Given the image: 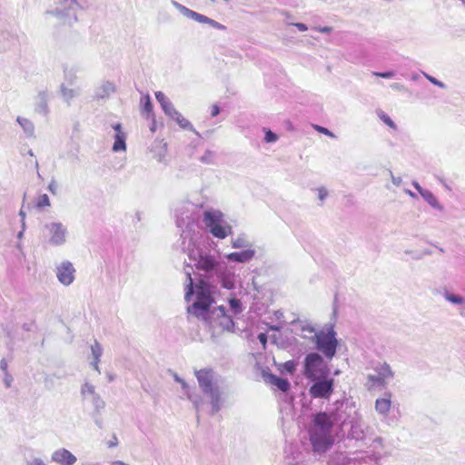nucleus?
Here are the masks:
<instances>
[{
	"label": "nucleus",
	"mask_w": 465,
	"mask_h": 465,
	"mask_svg": "<svg viewBox=\"0 0 465 465\" xmlns=\"http://www.w3.org/2000/svg\"><path fill=\"white\" fill-rule=\"evenodd\" d=\"M173 120H174L179 124V126L181 128L188 129V130L194 132V129H193L192 124L186 118H184L181 114V113L178 112V114L173 118Z\"/></svg>",
	"instance_id": "obj_31"
},
{
	"label": "nucleus",
	"mask_w": 465,
	"mask_h": 465,
	"mask_svg": "<svg viewBox=\"0 0 465 465\" xmlns=\"http://www.w3.org/2000/svg\"><path fill=\"white\" fill-rule=\"evenodd\" d=\"M143 100V110L144 113H147V114L149 115L153 111V105H152L149 95H146Z\"/></svg>",
	"instance_id": "obj_40"
},
{
	"label": "nucleus",
	"mask_w": 465,
	"mask_h": 465,
	"mask_svg": "<svg viewBox=\"0 0 465 465\" xmlns=\"http://www.w3.org/2000/svg\"><path fill=\"white\" fill-rule=\"evenodd\" d=\"M172 5L178 10L183 16L194 20L200 24H206L209 26L215 28L217 30L225 31L226 26L220 24L219 22L204 15L200 13H197L192 9H189L185 5H183L182 4L178 3L175 0L171 1Z\"/></svg>",
	"instance_id": "obj_11"
},
{
	"label": "nucleus",
	"mask_w": 465,
	"mask_h": 465,
	"mask_svg": "<svg viewBox=\"0 0 465 465\" xmlns=\"http://www.w3.org/2000/svg\"><path fill=\"white\" fill-rule=\"evenodd\" d=\"M192 206L189 203H184L179 204L175 208V217L176 223L178 227H183L184 225H188L192 220V211L190 207Z\"/></svg>",
	"instance_id": "obj_16"
},
{
	"label": "nucleus",
	"mask_w": 465,
	"mask_h": 465,
	"mask_svg": "<svg viewBox=\"0 0 465 465\" xmlns=\"http://www.w3.org/2000/svg\"><path fill=\"white\" fill-rule=\"evenodd\" d=\"M12 381H13L12 376L8 372H5V378H4V383H5V387L9 388L11 386Z\"/></svg>",
	"instance_id": "obj_47"
},
{
	"label": "nucleus",
	"mask_w": 465,
	"mask_h": 465,
	"mask_svg": "<svg viewBox=\"0 0 465 465\" xmlns=\"http://www.w3.org/2000/svg\"><path fill=\"white\" fill-rule=\"evenodd\" d=\"M460 315L465 317V304L460 308Z\"/></svg>",
	"instance_id": "obj_61"
},
{
	"label": "nucleus",
	"mask_w": 465,
	"mask_h": 465,
	"mask_svg": "<svg viewBox=\"0 0 465 465\" xmlns=\"http://www.w3.org/2000/svg\"><path fill=\"white\" fill-rule=\"evenodd\" d=\"M318 199L323 202L328 196V191L325 187H319L316 189Z\"/></svg>",
	"instance_id": "obj_42"
},
{
	"label": "nucleus",
	"mask_w": 465,
	"mask_h": 465,
	"mask_svg": "<svg viewBox=\"0 0 465 465\" xmlns=\"http://www.w3.org/2000/svg\"><path fill=\"white\" fill-rule=\"evenodd\" d=\"M421 197L426 201L432 208L441 211L443 209L442 205L439 203L436 196L429 190H424L420 193Z\"/></svg>",
	"instance_id": "obj_25"
},
{
	"label": "nucleus",
	"mask_w": 465,
	"mask_h": 465,
	"mask_svg": "<svg viewBox=\"0 0 465 465\" xmlns=\"http://www.w3.org/2000/svg\"><path fill=\"white\" fill-rule=\"evenodd\" d=\"M292 25H294L296 28H298V30H300L302 32H305L308 30L307 25L302 23H294V24H292Z\"/></svg>",
	"instance_id": "obj_51"
},
{
	"label": "nucleus",
	"mask_w": 465,
	"mask_h": 465,
	"mask_svg": "<svg viewBox=\"0 0 465 465\" xmlns=\"http://www.w3.org/2000/svg\"><path fill=\"white\" fill-rule=\"evenodd\" d=\"M229 305L232 312L237 315L242 312V304L239 299L231 298L229 300Z\"/></svg>",
	"instance_id": "obj_33"
},
{
	"label": "nucleus",
	"mask_w": 465,
	"mask_h": 465,
	"mask_svg": "<svg viewBox=\"0 0 465 465\" xmlns=\"http://www.w3.org/2000/svg\"><path fill=\"white\" fill-rule=\"evenodd\" d=\"M309 392L313 398L329 399L333 392L334 380L332 378H320L312 380Z\"/></svg>",
	"instance_id": "obj_12"
},
{
	"label": "nucleus",
	"mask_w": 465,
	"mask_h": 465,
	"mask_svg": "<svg viewBox=\"0 0 465 465\" xmlns=\"http://www.w3.org/2000/svg\"><path fill=\"white\" fill-rule=\"evenodd\" d=\"M332 426L333 420L326 412H320L314 416L310 440L316 451H326L332 445Z\"/></svg>",
	"instance_id": "obj_3"
},
{
	"label": "nucleus",
	"mask_w": 465,
	"mask_h": 465,
	"mask_svg": "<svg viewBox=\"0 0 465 465\" xmlns=\"http://www.w3.org/2000/svg\"><path fill=\"white\" fill-rule=\"evenodd\" d=\"M155 98L161 104V107L170 101V99L163 92L160 91L155 93Z\"/></svg>",
	"instance_id": "obj_39"
},
{
	"label": "nucleus",
	"mask_w": 465,
	"mask_h": 465,
	"mask_svg": "<svg viewBox=\"0 0 465 465\" xmlns=\"http://www.w3.org/2000/svg\"><path fill=\"white\" fill-rule=\"evenodd\" d=\"M91 353H92V359H93L91 361V365L100 374L101 371H100L98 363H99L100 358L103 354V348L98 341H95L94 342V344H92Z\"/></svg>",
	"instance_id": "obj_21"
},
{
	"label": "nucleus",
	"mask_w": 465,
	"mask_h": 465,
	"mask_svg": "<svg viewBox=\"0 0 465 465\" xmlns=\"http://www.w3.org/2000/svg\"><path fill=\"white\" fill-rule=\"evenodd\" d=\"M28 465H46L42 459L34 458L29 462Z\"/></svg>",
	"instance_id": "obj_48"
},
{
	"label": "nucleus",
	"mask_w": 465,
	"mask_h": 465,
	"mask_svg": "<svg viewBox=\"0 0 465 465\" xmlns=\"http://www.w3.org/2000/svg\"><path fill=\"white\" fill-rule=\"evenodd\" d=\"M313 128H314V130H316L320 134H325V135H327V136H329L331 138H334L335 137L333 133H331L330 130H328L327 128H325L323 126L314 124Z\"/></svg>",
	"instance_id": "obj_38"
},
{
	"label": "nucleus",
	"mask_w": 465,
	"mask_h": 465,
	"mask_svg": "<svg viewBox=\"0 0 465 465\" xmlns=\"http://www.w3.org/2000/svg\"><path fill=\"white\" fill-rule=\"evenodd\" d=\"M172 375L176 382H182L183 379L179 377L177 373L172 372Z\"/></svg>",
	"instance_id": "obj_59"
},
{
	"label": "nucleus",
	"mask_w": 465,
	"mask_h": 465,
	"mask_svg": "<svg viewBox=\"0 0 465 465\" xmlns=\"http://www.w3.org/2000/svg\"><path fill=\"white\" fill-rule=\"evenodd\" d=\"M116 90L114 83L111 81H103L95 90V97L97 99L108 98Z\"/></svg>",
	"instance_id": "obj_19"
},
{
	"label": "nucleus",
	"mask_w": 465,
	"mask_h": 465,
	"mask_svg": "<svg viewBox=\"0 0 465 465\" xmlns=\"http://www.w3.org/2000/svg\"><path fill=\"white\" fill-rule=\"evenodd\" d=\"M281 328H282V326H280V325H272V326H270L271 330L277 331H280Z\"/></svg>",
	"instance_id": "obj_63"
},
{
	"label": "nucleus",
	"mask_w": 465,
	"mask_h": 465,
	"mask_svg": "<svg viewBox=\"0 0 465 465\" xmlns=\"http://www.w3.org/2000/svg\"><path fill=\"white\" fill-rule=\"evenodd\" d=\"M314 341L317 350L322 352L325 357L331 359L335 355L338 341L332 326L319 331Z\"/></svg>",
	"instance_id": "obj_9"
},
{
	"label": "nucleus",
	"mask_w": 465,
	"mask_h": 465,
	"mask_svg": "<svg viewBox=\"0 0 465 465\" xmlns=\"http://www.w3.org/2000/svg\"><path fill=\"white\" fill-rule=\"evenodd\" d=\"M412 185H413V186H414V188L419 192V193H420V194L421 193V192H423V191L425 190V189H423V188L420 185V183H419L418 182H416V181H414V182L412 183Z\"/></svg>",
	"instance_id": "obj_56"
},
{
	"label": "nucleus",
	"mask_w": 465,
	"mask_h": 465,
	"mask_svg": "<svg viewBox=\"0 0 465 465\" xmlns=\"http://www.w3.org/2000/svg\"><path fill=\"white\" fill-rule=\"evenodd\" d=\"M39 97L41 99L40 103L36 105L35 111L38 114H41L43 115H46L48 114V107L46 103V94L45 93H42L39 94Z\"/></svg>",
	"instance_id": "obj_32"
},
{
	"label": "nucleus",
	"mask_w": 465,
	"mask_h": 465,
	"mask_svg": "<svg viewBox=\"0 0 465 465\" xmlns=\"http://www.w3.org/2000/svg\"><path fill=\"white\" fill-rule=\"evenodd\" d=\"M439 181L442 183V185L447 189L450 190V187L446 183V182L442 178H439Z\"/></svg>",
	"instance_id": "obj_62"
},
{
	"label": "nucleus",
	"mask_w": 465,
	"mask_h": 465,
	"mask_svg": "<svg viewBox=\"0 0 465 465\" xmlns=\"http://www.w3.org/2000/svg\"><path fill=\"white\" fill-rule=\"evenodd\" d=\"M391 87L392 89H394V90H398V91H402V90H404V86H403L402 84H397V83L392 84L391 85Z\"/></svg>",
	"instance_id": "obj_55"
},
{
	"label": "nucleus",
	"mask_w": 465,
	"mask_h": 465,
	"mask_svg": "<svg viewBox=\"0 0 465 465\" xmlns=\"http://www.w3.org/2000/svg\"><path fill=\"white\" fill-rule=\"evenodd\" d=\"M187 276L185 300L191 302L187 307L189 314L206 322L213 332L231 331L234 330V322L231 315H228L223 306L210 310L213 298L208 285L201 282L193 287L191 272H185Z\"/></svg>",
	"instance_id": "obj_1"
},
{
	"label": "nucleus",
	"mask_w": 465,
	"mask_h": 465,
	"mask_svg": "<svg viewBox=\"0 0 465 465\" xmlns=\"http://www.w3.org/2000/svg\"><path fill=\"white\" fill-rule=\"evenodd\" d=\"M60 92L64 102H65L68 105H70L72 101L79 94L78 89L71 88L66 85L65 83L61 84Z\"/></svg>",
	"instance_id": "obj_22"
},
{
	"label": "nucleus",
	"mask_w": 465,
	"mask_h": 465,
	"mask_svg": "<svg viewBox=\"0 0 465 465\" xmlns=\"http://www.w3.org/2000/svg\"><path fill=\"white\" fill-rule=\"evenodd\" d=\"M48 190L53 193H56V184L54 181H52L48 185Z\"/></svg>",
	"instance_id": "obj_54"
},
{
	"label": "nucleus",
	"mask_w": 465,
	"mask_h": 465,
	"mask_svg": "<svg viewBox=\"0 0 465 465\" xmlns=\"http://www.w3.org/2000/svg\"><path fill=\"white\" fill-rule=\"evenodd\" d=\"M214 159H215V153L211 150H207L200 157V162L204 164H213L214 163Z\"/></svg>",
	"instance_id": "obj_35"
},
{
	"label": "nucleus",
	"mask_w": 465,
	"mask_h": 465,
	"mask_svg": "<svg viewBox=\"0 0 465 465\" xmlns=\"http://www.w3.org/2000/svg\"><path fill=\"white\" fill-rule=\"evenodd\" d=\"M203 223L205 229L217 239H225L232 233V226L224 220L223 213L215 209L203 212Z\"/></svg>",
	"instance_id": "obj_4"
},
{
	"label": "nucleus",
	"mask_w": 465,
	"mask_h": 465,
	"mask_svg": "<svg viewBox=\"0 0 465 465\" xmlns=\"http://www.w3.org/2000/svg\"><path fill=\"white\" fill-rule=\"evenodd\" d=\"M317 30H318L319 32H321V33L328 34V33H331V27H329V26H323V27H319Z\"/></svg>",
	"instance_id": "obj_57"
},
{
	"label": "nucleus",
	"mask_w": 465,
	"mask_h": 465,
	"mask_svg": "<svg viewBox=\"0 0 465 465\" xmlns=\"http://www.w3.org/2000/svg\"><path fill=\"white\" fill-rule=\"evenodd\" d=\"M56 277L60 283L69 286L74 281L75 269L69 261H63L56 266Z\"/></svg>",
	"instance_id": "obj_14"
},
{
	"label": "nucleus",
	"mask_w": 465,
	"mask_h": 465,
	"mask_svg": "<svg viewBox=\"0 0 465 465\" xmlns=\"http://www.w3.org/2000/svg\"><path fill=\"white\" fill-rule=\"evenodd\" d=\"M77 68L74 66H65L64 68V77L66 85H73L77 78Z\"/></svg>",
	"instance_id": "obj_29"
},
{
	"label": "nucleus",
	"mask_w": 465,
	"mask_h": 465,
	"mask_svg": "<svg viewBox=\"0 0 465 465\" xmlns=\"http://www.w3.org/2000/svg\"><path fill=\"white\" fill-rule=\"evenodd\" d=\"M368 381L371 383L372 386L378 385V386H385L387 383H381V381L378 380V374L376 375H369L368 376Z\"/></svg>",
	"instance_id": "obj_43"
},
{
	"label": "nucleus",
	"mask_w": 465,
	"mask_h": 465,
	"mask_svg": "<svg viewBox=\"0 0 465 465\" xmlns=\"http://www.w3.org/2000/svg\"><path fill=\"white\" fill-rule=\"evenodd\" d=\"M377 115L389 127H391L394 130L397 128L395 123L391 119V117L385 112L380 110L377 112Z\"/></svg>",
	"instance_id": "obj_34"
},
{
	"label": "nucleus",
	"mask_w": 465,
	"mask_h": 465,
	"mask_svg": "<svg viewBox=\"0 0 465 465\" xmlns=\"http://www.w3.org/2000/svg\"><path fill=\"white\" fill-rule=\"evenodd\" d=\"M203 396L191 392L189 385L183 379L181 387L186 398L193 403L197 412L208 407V413L217 414L224 405L225 394L223 387V380L221 375L210 368H204L194 372Z\"/></svg>",
	"instance_id": "obj_2"
},
{
	"label": "nucleus",
	"mask_w": 465,
	"mask_h": 465,
	"mask_svg": "<svg viewBox=\"0 0 465 465\" xmlns=\"http://www.w3.org/2000/svg\"><path fill=\"white\" fill-rule=\"evenodd\" d=\"M231 245L233 249H240V252H231L225 255L229 262L239 263H247L251 262L256 254V250L248 234L242 232L231 238Z\"/></svg>",
	"instance_id": "obj_5"
},
{
	"label": "nucleus",
	"mask_w": 465,
	"mask_h": 465,
	"mask_svg": "<svg viewBox=\"0 0 465 465\" xmlns=\"http://www.w3.org/2000/svg\"><path fill=\"white\" fill-rule=\"evenodd\" d=\"M51 459L60 465H74L77 460L76 457L64 448L54 450Z\"/></svg>",
	"instance_id": "obj_17"
},
{
	"label": "nucleus",
	"mask_w": 465,
	"mask_h": 465,
	"mask_svg": "<svg viewBox=\"0 0 465 465\" xmlns=\"http://www.w3.org/2000/svg\"><path fill=\"white\" fill-rule=\"evenodd\" d=\"M258 340L262 343V349H265L267 344V335L265 333H260L258 335Z\"/></svg>",
	"instance_id": "obj_46"
},
{
	"label": "nucleus",
	"mask_w": 465,
	"mask_h": 465,
	"mask_svg": "<svg viewBox=\"0 0 465 465\" xmlns=\"http://www.w3.org/2000/svg\"><path fill=\"white\" fill-rule=\"evenodd\" d=\"M16 122L19 124V125L22 127V129L24 130L25 134L28 137L34 136L35 125L32 123V121H30L27 118L18 116L17 119H16Z\"/></svg>",
	"instance_id": "obj_27"
},
{
	"label": "nucleus",
	"mask_w": 465,
	"mask_h": 465,
	"mask_svg": "<svg viewBox=\"0 0 465 465\" xmlns=\"http://www.w3.org/2000/svg\"><path fill=\"white\" fill-rule=\"evenodd\" d=\"M284 367H285L286 371L291 372V373L293 372V371H294V363H293V361H286L285 364H284Z\"/></svg>",
	"instance_id": "obj_49"
},
{
	"label": "nucleus",
	"mask_w": 465,
	"mask_h": 465,
	"mask_svg": "<svg viewBox=\"0 0 465 465\" xmlns=\"http://www.w3.org/2000/svg\"><path fill=\"white\" fill-rule=\"evenodd\" d=\"M76 0H58L57 6L46 12L47 15L54 17L60 24L72 25L76 22Z\"/></svg>",
	"instance_id": "obj_7"
},
{
	"label": "nucleus",
	"mask_w": 465,
	"mask_h": 465,
	"mask_svg": "<svg viewBox=\"0 0 465 465\" xmlns=\"http://www.w3.org/2000/svg\"><path fill=\"white\" fill-rule=\"evenodd\" d=\"M268 381L283 392L287 391L290 388V382L288 380L277 377L275 375H270L268 377Z\"/></svg>",
	"instance_id": "obj_28"
},
{
	"label": "nucleus",
	"mask_w": 465,
	"mask_h": 465,
	"mask_svg": "<svg viewBox=\"0 0 465 465\" xmlns=\"http://www.w3.org/2000/svg\"><path fill=\"white\" fill-rule=\"evenodd\" d=\"M116 445H117V440H116V438H114V441H111V442L109 443V447H114V446H116Z\"/></svg>",
	"instance_id": "obj_64"
},
{
	"label": "nucleus",
	"mask_w": 465,
	"mask_h": 465,
	"mask_svg": "<svg viewBox=\"0 0 465 465\" xmlns=\"http://www.w3.org/2000/svg\"><path fill=\"white\" fill-rule=\"evenodd\" d=\"M372 74L375 76L381 77V78H387V79L392 78L395 74L394 72H392V71H388V72H383V73L373 72Z\"/></svg>",
	"instance_id": "obj_44"
},
{
	"label": "nucleus",
	"mask_w": 465,
	"mask_h": 465,
	"mask_svg": "<svg viewBox=\"0 0 465 465\" xmlns=\"http://www.w3.org/2000/svg\"><path fill=\"white\" fill-rule=\"evenodd\" d=\"M390 173H391V182H392V183H393L394 185H396V186H400V185H401V181H402V180H401V177H396V176H394V175L392 174V173H391V172Z\"/></svg>",
	"instance_id": "obj_50"
},
{
	"label": "nucleus",
	"mask_w": 465,
	"mask_h": 465,
	"mask_svg": "<svg viewBox=\"0 0 465 465\" xmlns=\"http://www.w3.org/2000/svg\"><path fill=\"white\" fill-rule=\"evenodd\" d=\"M442 296L447 302L454 305L461 306L465 304V298L463 296L451 292L448 290H444V292H442Z\"/></svg>",
	"instance_id": "obj_26"
},
{
	"label": "nucleus",
	"mask_w": 465,
	"mask_h": 465,
	"mask_svg": "<svg viewBox=\"0 0 465 465\" xmlns=\"http://www.w3.org/2000/svg\"><path fill=\"white\" fill-rule=\"evenodd\" d=\"M425 77H426V78H427V79H428L431 84H435V85H437V86H439V87H440V88H444V87H445V84H444L442 82H440V81L437 80L435 77L430 76V75H429V74H425Z\"/></svg>",
	"instance_id": "obj_45"
},
{
	"label": "nucleus",
	"mask_w": 465,
	"mask_h": 465,
	"mask_svg": "<svg viewBox=\"0 0 465 465\" xmlns=\"http://www.w3.org/2000/svg\"><path fill=\"white\" fill-rule=\"evenodd\" d=\"M330 369L322 357L316 352L309 353L304 361V374L311 381L327 377Z\"/></svg>",
	"instance_id": "obj_8"
},
{
	"label": "nucleus",
	"mask_w": 465,
	"mask_h": 465,
	"mask_svg": "<svg viewBox=\"0 0 465 465\" xmlns=\"http://www.w3.org/2000/svg\"><path fill=\"white\" fill-rule=\"evenodd\" d=\"M189 257L195 262L194 265L198 270L205 272H217L219 270L220 263L217 261L216 256L209 252L203 250H198L196 252L193 251L190 252Z\"/></svg>",
	"instance_id": "obj_10"
},
{
	"label": "nucleus",
	"mask_w": 465,
	"mask_h": 465,
	"mask_svg": "<svg viewBox=\"0 0 465 465\" xmlns=\"http://www.w3.org/2000/svg\"><path fill=\"white\" fill-rule=\"evenodd\" d=\"M162 109L164 112V114L171 117L172 119L178 114V111L174 108L171 101L163 105Z\"/></svg>",
	"instance_id": "obj_36"
},
{
	"label": "nucleus",
	"mask_w": 465,
	"mask_h": 465,
	"mask_svg": "<svg viewBox=\"0 0 465 465\" xmlns=\"http://www.w3.org/2000/svg\"><path fill=\"white\" fill-rule=\"evenodd\" d=\"M404 192H405V193H407L408 195H410L411 198H416V197H417V195H416L413 192H411V190H409V189H405V190H404Z\"/></svg>",
	"instance_id": "obj_60"
},
{
	"label": "nucleus",
	"mask_w": 465,
	"mask_h": 465,
	"mask_svg": "<svg viewBox=\"0 0 465 465\" xmlns=\"http://www.w3.org/2000/svg\"><path fill=\"white\" fill-rule=\"evenodd\" d=\"M264 140L266 143H275L278 140V136L276 134H274L271 130H267L265 132Z\"/></svg>",
	"instance_id": "obj_41"
},
{
	"label": "nucleus",
	"mask_w": 465,
	"mask_h": 465,
	"mask_svg": "<svg viewBox=\"0 0 465 465\" xmlns=\"http://www.w3.org/2000/svg\"><path fill=\"white\" fill-rule=\"evenodd\" d=\"M292 331L303 339L312 340L317 336L315 329L311 325V323L302 321L292 322Z\"/></svg>",
	"instance_id": "obj_15"
},
{
	"label": "nucleus",
	"mask_w": 465,
	"mask_h": 465,
	"mask_svg": "<svg viewBox=\"0 0 465 465\" xmlns=\"http://www.w3.org/2000/svg\"><path fill=\"white\" fill-rule=\"evenodd\" d=\"M68 229L61 222L46 223L43 227V237L50 246L58 247L66 243L68 238Z\"/></svg>",
	"instance_id": "obj_6"
},
{
	"label": "nucleus",
	"mask_w": 465,
	"mask_h": 465,
	"mask_svg": "<svg viewBox=\"0 0 465 465\" xmlns=\"http://www.w3.org/2000/svg\"><path fill=\"white\" fill-rule=\"evenodd\" d=\"M7 361L5 359H2L1 361H0V369L5 373V372H8L7 371Z\"/></svg>",
	"instance_id": "obj_53"
},
{
	"label": "nucleus",
	"mask_w": 465,
	"mask_h": 465,
	"mask_svg": "<svg viewBox=\"0 0 465 465\" xmlns=\"http://www.w3.org/2000/svg\"><path fill=\"white\" fill-rule=\"evenodd\" d=\"M19 215L22 217V228L24 231L25 227V213L23 210H21L19 213Z\"/></svg>",
	"instance_id": "obj_58"
},
{
	"label": "nucleus",
	"mask_w": 465,
	"mask_h": 465,
	"mask_svg": "<svg viewBox=\"0 0 465 465\" xmlns=\"http://www.w3.org/2000/svg\"><path fill=\"white\" fill-rule=\"evenodd\" d=\"M375 371L378 374V380L381 381V383H387L394 375L391 366L386 362L379 363L375 367Z\"/></svg>",
	"instance_id": "obj_20"
},
{
	"label": "nucleus",
	"mask_w": 465,
	"mask_h": 465,
	"mask_svg": "<svg viewBox=\"0 0 465 465\" xmlns=\"http://www.w3.org/2000/svg\"><path fill=\"white\" fill-rule=\"evenodd\" d=\"M113 128L115 131V135L112 150L115 153L126 151V134L123 131L122 124H115L114 125H113Z\"/></svg>",
	"instance_id": "obj_18"
},
{
	"label": "nucleus",
	"mask_w": 465,
	"mask_h": 465,
	"mask_svg": "<svg viewBox=\"0 0 465 465\" xmlns=\"http://www.w3.org/2000/svg\"><path fill=\"white\" fill-rule=\"evenodd\" d=\"M222 286L225 289L232 290L235 286V275L233 272H224L220 273Z\"/></svg>",
	"instance_id": "obj_24"
},
{
	"label": "nucleus",
	"mask_w": 465,
	"mask_h": 465,
	"mask_svg": "<svg viewBox=\"0 0 465 465\" xmlns=\"http://www.w3.org/2000/svg\"><path fill=\"white\" fill-rule=\"evenodd\" d=\"M219 113H220V108H219V106H218L217 104H213V105L212 106L211 115H212L213 117H215V116H217V115L219 114Z\"/></svg>",
	"instance_id": "obj_52"
},
{
	"label": "nucleus",
	"mask_w": 465,
	"mask_h": 465,
	"mask_svg": "<svg viewBox=\"0 0 465 465\" xmlns=\"http://www.w3.org/2000/svg\"><path fill=\"white\" fill-rule=\"evenodd\" d=\"M284 465H307L304 463L303 456L301 453L296 455L287 456L285 458Z\"/></svg>",
	"instance_id": "obj_30"
},
{
	"label": "nucleus",
	"mask_w": 465,
	"mask_h": 465,
	"mask_svg": "<svg viewBox=\"0 0 465 465\" xmlns=\"http://www.w3.org/2000/svg\"><path fill=\"white\" fill-rule=\"evenodd\" d=\"M36 206L38 208L50 206V200L47 194H41L36 200Z\"/></svg>",
	"instance_id": "obj_37"
},
{
	"label": "nucleus",
	"mask_w": 465,
	"mask_h": 465,
	"mask_svg": "<svg viewBox=\"0 0 465 465\" xmlns=\"http://www.w3.org/2000/svg\"><path fill=\"white\" fill-rule=\"evenodd\" d=\"M391 407V395L386 398H378L375 401V411L383 416H386Z\"/></svg>",
	"instance_id": "obj_23"
},
{
	"label": "nucleus",
	"mask_w": 465,
	"mask_h": 465,
	"mask_svg": "<svg viewBox=\"0 0 465 465\" xmlns=\"http://www.w3.org/2000/svg\"><path fill=\"white\" fill-rule=\"evenodd\" d=\"M80 394L84 401L90 402L93 405L96 413H99L104 408V401L96 392L94 385L90 382L85 381L81 386Z\"/></svg>",
	"instance_id": "obj_13"
}]
</instances>
